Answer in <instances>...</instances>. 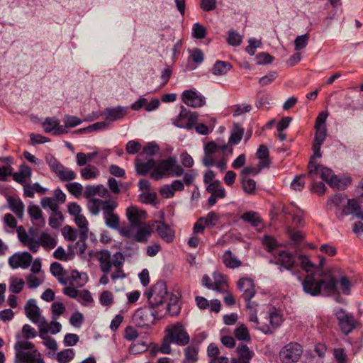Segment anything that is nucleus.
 <instances>
[{
  "label": "nucleus",
  "mask_w": 363,
  "mask_h": 363,
  "mask_svg": "<svg viewBox=\"0 0 363 363\" xmlns=\"http://www.w3.org/2000/svg\"><path fill=\"white\" fill-rule=\"evenodd\" d=\"M315 135L313 145V155L311 157L308 165V176L312 179H315L318 177H320L331 187L339 189L340 180L337 177L333 174L330 169L318 164L315 161V157H321L320 147L325 140L327 135L325 126L315 127Z\"/></svg>",
  "instance_id": "1"
},
{
  "label": "nucleus",
  "mask_w": 363,
  "mask_h": 363,
  "mask_svg": "<svg viewBox=\"0 0 363 363\" xmlns=\"http://www.w3.org/2000/svg\"><path fill=\"white\" fill-rule=\"evenodd\" d=\"M135 168L138 174L146 175L150 172V177L157 181L162 179L167 174L181 177L184 173L183 167L178 164L174 157H169L160 162L153 159L144 162L138 157L135 160Z\"/></svg>",
  "instance_id": "2"
},
{
  "label": "nucleus",
  "mask_w": 363,
  "mask_h": 363,
  "mask_svg": "<svg viewBox=\"0 0 363 363\" xmlns=\"http://www.w3.org/2000/svg\"><path fill=\"white\" fill-rule=\"evenodd\" d=\"M96 258L99 262V267L102 272L108 274L110 272L109 261H112L114 271L111 275L112 280L122 279L125 277V274L123 270L125 257L123 255L117 252L113 255L107 250H103L96 253Z\"/></svg>",
  "instance_id": "3"
},
{
  "label": "nucleus",
  "mask_w": 363,
  "mask_h": 363,
  "mask_svg": "<svg viewBox=\"0 0 363 363\" xmlns=\"http://www.w3.org/2000/svg\"><path fill=\"white\" fill-rule=\"evenodd\" d=\"M16 232L19 241L34 253L38 251L40 246L45 250H52L57 244V239L46 232H42L38 240L30 237L22 225L17 228Z\"/></svg>",
  "instance_id": "4"
},
{
  "label": "nucleus",
  "mask_w": 363,
  "mask_h": 363,
  "mask_svg": "<svg viewBox=\"0 0 363 363\" xmlns=\"http://www.w3.org/2000/svg\"><path fill=\"white\" fill-rule=\"evenodd\" d=\"M15 363H44L34 345L26 340H18L14 345Z\"/></svg>",
  "instance_id": "5"
},
{
  "label": "nucleus",
  "mask_w": 363,
  "mask_h": 363,
  "mask_svg": "<svg viewBox=\"0 0 363 363\" xmlns=\"http://www.w3.org/2000/svg\"><path fill=\"white\" fill-rule=\"evenodd\" d=\"M146 294L151 307L152 308H158L157 311L160 312V310L163 309L167 298L166 284L163 281L157 282Z\"/></svg>",
  "instance_id": "6"
},
{
  "label": "nucleus",
  "mask_w": 363,
  "mask_h": 363,
  "mask_svg": "<svg viewBox=\"0 0 363 363\" xmlns=\"http://www.w3.org/2000/svg\"><path fill=\"white\" fill-rule=\"evenodd\" d=\"M156 316H162L157 311L149 308H140L135 312L133 316V321L138 327H148L153 323Z\"/></svg>",
  "instance_id": "7"
},
{
  "label": "nucleus",
  "mask_w": 363,
  "mask_h": 363,
  "mask_svg": "<svg viewBox=\"0 0 363 363\" xmlns=\"http://www.w3.org/2000/svg\"><path fill=\"white\" fill-rule=\"evenodd\" d=\"M302 354V347L298 343L291 342L280 351L279 356L284 363L296 362Z\"/></svg>",
  "instance_id": "8"
},
{
  "label": "nucleus",
  "mask_w": 363,
  "mask_h": 363,
  "mask_svg": "<svg viewBox=\"0 0 363 363\" xmlns=\"http://www.w3.org/2000/svg\"><path fill=\"white\" fill-rule=\"evenodd\" d=\"M168 337L172 342L179 345H186L189 343L190 337L184 326L180 323L172 325L168 328Z\"/></svg>",
  "instance_id": "9"
},
{
  "label": "nucleus",
  "mask_w": 363,
  "mask_h": 363,
  "mask_svg": "<svg viewBox=\"0 0 363 363\" xmlns=\"http://www.w3.org/2000/svg\"><path fill=\"white\" fill-rule=\"evenodd\" d=\"M335 315L338 320V325L344 334L348 335L354 329L356 321L352 314L339 308L336 311Z\"/></svg>",
  "instance_id": "10"
},
{
  "label": "nucleus",
  "mask_w": 363,
  "mask_h": 363,
  "mask_svg": "<svg viewBox=\"0 0 363 363\" xmlns=\"http://www.w3.org/2000/svg\"><path fill=\"white\" fill-rule=\"evenodd\" d=\"M118 203L113 201L110 205L107 206L103 212V217L106 225L111 229L117 230L119 228L120 218L114 213Z\"/></svg>",
  "instance_id": "11"
},
{
  "label": "nucleus",
  "mask_w": 363,
  "mask_h": 363,
  "mask_svg": "<svg viewBox=\"0 0 363 363\" xmlns=\"http://www.w3.org/2000/svg\"><path fill=\"white\" fill-rule=\"evenodd\" d=\"M33 260L32 255L28 252H16L9 259V264L12 269L21 267L27 269Z\"/></svg>",
  "instance_id": "12"
},
{
  "label": "nucleus",
  "mask_w": 363,
  "mask_h": 363,
  "mask_svg": "<svg viewBox=\"0 0 363 363\" xmlns=\"http://www.w3.org/2000/svg\"><path fill=\"white\" fill-rule=\"evenodd\" d=\"M315 274H308L302 281V286L305 293L313 296H318L321 294L320 279H315Z\"/></svg>",
  "instance_id": "13"
},
{
  "label": "nucleus",
  "mask_w": 363,
  "mask_h": 363,
  "mask_svg": "<svg viewBox=\"0 0 363 363\" xmlns=\"http://www.w3.org/2000/svg\"><path fill=\"white\" fill-rule=\"evenodd\" d=\"M238 289L243 292L242 297L247 303V307H250V301L256 291L253 281L250 278H241L238 282Z\"/></svg>",
  "instance_id": "14"
},
{
  "label": "nucleus",
  "mask_w": 363,
  "mask_h": 363,
  "mask_svg": "<svg viewBox=\"0 0 363 363\" xmlns=\"http://www.w3.org/2000/svg\"><path fill=\"white\" fill-rule=\"evenodd\" d=\"M183 102L193 108L201 107L205 104L204 97L194 90H185L182 94Z\"/></svg>",
  "instance_id": "15"
},
{
  "label": "nucleus",
  "mask_w": 363,
  "mask_h": 363,
  "mask_svg": "<svg viewBox=\"0 0 363 363\" xmlns=\"http://www.w3.org/2000/svg\"><path fill=\"white\" fill-rule=\"evenodd\" d=\"M274 263L277 265H280V271L284 268L286 270L291 271L295 264V258L292 253L287 251H281L277 256L274 257ZM272 262V261H271Z\"/></svg>",
  "instance_id": "16"
},
{
  "label": "nucleus",
  "mask_w": 363,
  "mask_h": 363,
  "mask_svg": "<svg viewBox=\"0 0 363 363\" xmlns=\"http://www.w3.org/2000/svg\"><path fill=\"white\" fill-rule=\"evenodd\" d=\"M25 312L26 316L33 323L38 324L44 323L46 320L44 317L41 316L40 310L36 304L35 299H29L25 306Z\"/></svg>",
  "instance_id": "17"
},
{
  "label": "nucleus",
  "mask_w": 363,
  "mask_h": 363,
  "mask_svg": "<svg viewBox=\"0 0 363 363\" xmlns=\"http://www.w3.org/2000/svg\"><path fill=\"white\" fill-rule=\"evenodd\" d=\"M126 216L132 227L145 223L147 213L145 211L140 210L136 206H130L126 209Z\"/></svg>",
  "instance_id": "18"
},
{
  "label": "nucleus",
  "mask_w": 363,
  "mask_h": 363,
  "mask_svg": "<svg viewBox=\"0 0 363 363\" xmlns=\"http://www.w3.org/2000/svg\"><path fill=\"white\" fill-rule=\"evenodd\" d=\"M184 185L181 180H174L170 184L162 186L160 189V195L165 199L172 198L177 191H182Z\"/></svg>",
  "instance_id": "19"
},
{
  "label": "nucleus",
  "mask_w": 363,
  "mask_h": 363,
  "mask_svg": "<svg viewBox=\"0 0 363 363\" xmlns=\"http://www.w3.org/2000/svg\"><path fill=\"white\" fill-rule=\"evenodd\" d=\"M218 151H221L226 155H231L233 153V147L229 144L221 143L219 141H211L204 146V152L206 154L213 155Z\"/></svg>",
  "instance_id": "20"
},
{
  "label": "nucleus",
  "mask_w": 363,
  "mask_h": 363,
  "mask_svg": "<svg viewBox=\"0 0 363 363\" xmlns=\"http://www.w3.org/2000/svg\"><path fill=\"white\" fill-rule=\"evenodd\" d=\"M113 201V200L110 199L101 200L96 198H89L88 199L86 206L92 215L97 216L100 213L101 210L104 212L105 208L110 205Z\"/></svg>",
  "instance_id": "21"
},
{
  "label": "nucleus",
  "mask_w": 363,
  "mask_h": 363,
  "mask_svg": "<svg viewBox=\"0 0 363 363\" xmlns=\"http://www.w3.org/2000/svg\"><path fill=\"white\" fill-rule=\"evenodd\" d=\"M321 292L326 296L339 295L340 291L337 286V281L333 277L320 279Z\"/></svg>",
  "instance_id": "22"
},
{
  "label": "nucleus",
  "mask_w": 363,
  "mask_h": 363,
  "mask_svg": "<svg viewBox=\"0 0 363 363\" xmlns=\"http://www.w3.org/2000/svg\"><path fill=\"white\" fill-rule=\"evenodd\" d=\"M28 213L30 220L37 228H43L45 225V219L43 216V212L38 206L33 204L28 207Z\"/></svg>",
  "instance_id": "23"
},
{
  "label": "nucleus",
  "mask_w": 363,
  "mask_h": 363,
  "mask_svg": "<svg viewBox=\"0 0 363 363\" xmlns=\"http://www.w3.org/2000/svg\"><path fill=\"white\" fill-rule=\"evenodd\" d=\"M137 229L133 235L134 240L138 242H146L152 235V229L147 223L136 225Z\"/></svg>",
  "instance_id": "24"
},
{
  "label": "nucleus",
  "mask_w": 363,
  "mask_h": 363,
  "mask_svg": "<svg viewBox=\"0 0 363 363\" xmlns=\"http://www.w3.org/2000/svg\"><path fill=\"white\" fill-rule=\"evenodd\" d=\"M67 281L65 285H72L76 287L83 286L87 281V276L84 273H79L74 270L70 275H67L65 279Z\"/></svg>",
  "instance_id": "25"
},
{
  "label": "nucleus",
  "mask_w": 363,
  "mask_h": 363,
  "mask_svg": "<svg viewBox=\"0 0 363 363\" xmlns=\"http://www.w3.org/2000/svg\"><path fill=\"white\" fill-rule=\"evenodd\" d=\"M98 195L100 197L105 198L108 196V189L102 184L99 185H87L85 187L84 197L86 199L92 198L94 196Z\"/></svg>",
  "instance_id": "26"
},
{
  "label": "nucleus",
  "mask_w": 363,
  "mask_h": 363,
  "mask_svg": "<svg viewBox=\"0 0 363 363\" xmlns=\"http://www.w3.org/2000/svg\"><path fill=\"white\" fill-rule=\"evenodd\" d=\"M180 306L179 305V298L177 296L172 294L169 298V302L164 305L162 310H160L161 315L169 313L174 316L179 314Z\"/></svg>",
  "instance_id": "27"
},
{
  "label": "nucleus",
  "mask_w": 363,
  "mask_h": 363,
  "mask_svg": "<svg viewBox=\"0 0 363 363\" xmlns=\"http://www.w3.org/2000/svg\"><path fill=\"white\" fill-rule=\"evenodd\" d=\"M156 231L160 237L167 242H172L174 238V231L162 221H157Z\"/></svg>",
  "instance_id": "28"
},
{
  "label": "nucleus",
  "mask_w": 363,
  "mask_h": 363,
  "mask_svg": "<svg viewBox=\"0 0 363 363\" xmlns=\"http://www.w3.org/2000/svg\"><path fill=\"white\" fill-rule=\"evenodd\" d=\"M43 127L45 133L55 131V134L65 133L62 125H60V121L55 118H47L43 123Z\"/></svg>",
  "instance_id": "29"
},
{
  "label": "nucleus",
  "mask_w": 363,
  "mask_h": 363,
  "mask_svg": "<svg viewBox=\"0 0 363 363\" xmlns=\"http://www.w3.org/2000/svg\"><path fill=\"white\" fill-rule=\"evenodd\" d=\"M127 114V108L116 106L106 108L105 111L106 119L110 121H115L123 118Z\"/></svg>",
  "instance_id": "30"
},
{
  "label": "nucleus",
  "mask_w": 363,
  "mask_h": 363,
  "mask_svg": "<svg viewBox=\"0 0 363 363\" xmlns=\"http://www.w3.org/2000/svg\"><path fill=\"white\" fill-rule=\"evenodd\" d=\"M8 204L9 208L16 214L19 219H23L24 216V203L19 199L9 197Z\"/></svg>",
  "instance_id": "31"
},
{
  "label": "nucleus",
  "mask_w": 363,
  "mask_h": 363,
  "mask_svg": "<svg viewBox=\"0 0 363 363\" xmlns=\"http://www.w3.org/2000/svg\"><path fill=\"white\" fill-rule=\"evenodd\" d=\"M256 154L260 161L258 164V169L255 171V173H259L262 169L269 166L268 148L265 145H262L258 148Z\"/></svg>",
  "instance_id": "32"
},
{
  "label": "nucleus",
  "mask_w": 363,
  "mask_h": 363,
  "mask_svg": "<svg viewBox=\"0 0 363 363\" xmlns=\"http://www.w3.org/2000/svg\"><path fill=\"white\" fill-rule=\"evenodd\" d=\"M222 260L225 267L228 268L235 269L242 265V262L230 250L223 253Z\"/></svg>",
  "instance_id": "33"
},
{
  "label": "nucleus",
  "mask_w": 363,
  "mask_h": 363,
  "mask_svg": "<svg viewBox=\"0 0 363 363\" xmlns=\"http://www.w3.org/2000/svg\"><path fill=\"white\" fill-rule=\"evenodd\" d=\"M282 211L285 215L291 216L293 222L296 224L301 223L303 213L301 210L296 206L292 203L285 206L283 207Z\"/></svg>",
  "instance_id": "34"
},
{
  "label": "nucleus",
  "mask_w": 363,
  "mask_h": 363,
  "mask_svg": "<svg viewBox=\"0 0 363 363\" xmlns=\"http://www.w3.org/2000/svg\"><path fill=\"white\" fill-rule=\"evenodd\" d=\"M232 65L230 62L218 60L214 64L211 69V72L216 76L225 75L232 69Z\"/></svg>",
  "instance_id": "35"
},
{
  "label": "nucleus",
  "mask_w": 363,
  "mask_h": 363,
  "mask_svg": "<svg viewBox=\"0 0 363 363\" xmlns=\"http://www.w3.org/2000/svg\"><path fill=\"white\" fill-rule=\"evenodd\" d=\"M248 308L250 309L249 320L254 323L253 327L256 329L261 330L264 333H268L271 332V328H269L268 324L264 323L262 325L259 323L258 318L257 317V312L255 310L252 308L251 305L250 307Z\"/></svg>",
  "instance_id": "36"
},
{
  "label": "nucleus",
  "mask_w": 363,
  "mask_h": 363,
  "mask_svg": "<svg viewBox=\"0 0 363 363\" xmlns=\"http://www.w3.org/2000/svg\"><path fill=\"white\" fill-rule=\"evenodd\" d=\"M51 274L57 277L58 281L62 284H66L67 281H65V277L67 276L65 271L64 270L62 264L59 262H53L50 265Z\"/></svg>",
  "instance_id": "37"
},
{
  "label": "nucleus",
  "mask_w": 363,
  "mask_h": 363,
  "mask_svg": "<svg viewBox=\"0 0 363 363\" xmlns=\"http://www.w3.org/2000/svg\"><path fill=\"white\" fill-rule=\"evenodd\" d=\"M213 290L217 291L220 293H225L228 289V284L225 277L220 273H213Z\"/></svg>",
  "instance_id": "38"
},
{
  "label": "nucleus",
  "mask_w": 363,
  "mask_h": 363,
  "mask_svg": "<svg viewBox=\"0 0 363 363\" xmlns=\"http://www.w3.org/2000/svg\"><path fill=\"white\" fill-rule=\"evenodd\" d=\"M31 176L30 168L27 165H23L20 167L18 172L13 174V179L19 184H24L26 179Z\"/></svg>",
  "instance_id": "39"
},
{
  "label": "nucleus",
  "mask_w": 363,
  "mask_h": 363,
  "mask_svg": "<svg viewBox=\"0 0 363 363\" xmlns=\"http://www.w3.org/2000/svg\"><path fill=\"white\" fill-rule=\"evenodd\" d=\"M301 267L308 274L316 273L318 267L310 260V259L303 255L298 257Z\"/></svg>",
  "instance_id": "40"
},
{
  "label": "nucleus",
  "mask_w": 363,
  "mask_h": 363,
  "mask_svg": "<svg viewBox=\"0 0 363 363\" xmlns=\"http://www.w3.org/2000/svg\"><path fill=\"white\" fill-rule=\"evenodd\" d=\"M198 349L193 346H188L184 350V363H195L198 360Z\"/></svg>",
  "instance_id": "41"
},
{
  "label": "nucleus",
  "mask_w": 363,
  "mask_h": 363,
  "mask_svg": "<svg viewBox=\"0 0 363 363\" xmlns=\"http://www.w3.org/2000/svg\"><path fill=\"white\" fill-rule=\"evenodd\" d=\"M56 174L62 182L74 180L77 177V174L73 170L66 168L63 165L62 166V168L58 170Z\"/></svg>",
  "instance_id": "42"
},
{
  "label": "nucleus",
  "mask_w": 363,
  "mask_h": 363,
  "mask_svg": "<svg viewBox=\"0 0 363 363\" xmlns=\"http://www.w3.org/2000/svg\"><path fill=\"white\" fill-rule=\"evenodd\" d=\"M75 353L72 349H65L59 352L56 359L59 363H68L74 357Z\"/></svg>",
  "instance_id": "43"
},
{
  "label": "nucleus",
  "mask_w": 363,
  "mask_h": 363,
  "mask_svg": "<svg viewBox=\"0 0 363 363\" xmlns=\"http://www.w3.org/2000/svg\"><path fill=\"white\" fill-rule=\"evenodd\" d=\"M75 223L80 229V234L84 238L88 236V221L86 218L82 214L75 217Z\"/></svg>",
  "instance_id": "44"
},
{
  "label": "nucleus",
  "mask_w": 363,
  "mask_h": 363,
  "mask_svg": "<svg viewBox=\"0 0 363 363\" xmlns=\"http://www.w3.org/2000/svg\"><path fill=\"white\" fill-rule=\"evenodd\" d=\"M244 130L238 124L234 125V128L229 138L228 143L230 144H238L243 135Z\"/></svg>",
  "instance_id": "45"
},
{
  "label": "nucleus",
  "mask_w": 363,
  "mask_h": 363,
  "mask_svg": "<svg viewBox=\"0 0 363 363\" xmlns=\"http://www.w3.org/2000/svg\"><path fill=\"white\" fill-rule=\"evenodd\" d=\"M241 218L243 220L250 223L254 227L258 226L259 224L261 223V219L258 213L254 211H248L244 213L241 216Z\"/></svg>",
  "instance_id": "46"
},
{
  "label": "nucleus",
  "mask_w": 363,
  "mask_h": 363,
  "mask_svg": "<svg viewBox=\"0 0 363 363\" xmlns=\"http://www.w3.org/2000/svg\"><path fill=\"white\" fill-rule=\"evenodd\" d=\"M25 285V281L21 278L11 277L10 279L9 291L13 294L20 293Z\"/></svg>",
  "instance_id": "47"
},
{
  "label": "nucleus",
  "mask_w": 363,
  "mask_h": 363,
  "mask_svg": "<svg viewBox=\"0 0 363 363\" xmlns=\"http://www.w3.org/2000/svg\"><path fill=\"white\" fill-rule=\"evenodd\" d=\"M359 210L360 206L358 204L357 201L355 199H350L347 201V206H345L344 208L342 209V214H355L357 216Z\"/></svg>",
  "instance_id": "48"
},
{
  "label": "nucleus",
  "mask_w": 363,
  "mask_h": 363,
  "mask_svg": "<svg viewBox=\"0 0 363 363\" xmlns=\"http://www.w3.org/2000/svg\"><path fill=\"white\" fill-rule=\"evenodd\" d=\"M235 336L239 340L250 341V335L245 325L242 324L238 327L234 332Z\"/></svg>",
  "instance_id": "49"
},
{
  "label": "nucleus",
  "mask_w": 363,
  "mask_h": 363,
  "mask_svg": "<svg viewBox=\"0 0 363 363\" xmlns=\"http://www.w3.org/2000/svg\"><path fill=\"white\" fill-rule=\"evenodd\" d=\"M197 121H198L197 114L195 113H191L188 116V121L186 124H183L182 122H179V121L174 122V124L176 126H177L179 128H186L187 130H191L194 127Z\"/></svg>",
  "instance_id": "50"
},
{
  "label": "nucleus",
  "mask_w": 363,
  "mask_h": 363,
  "mask_svg": "<svg viewBox=\"0 0 363 363\" xmlns=\"http://www.w3.org/2000/svg\"><path fill=\"white\" fill-rule=\"evenodd\" d=\"M242 188L247 194H254L255 192L256 182L255 180L243 177L242 179Z\"/></svg>",
  "instance_id": "51"
},
{
  "label": "nucleus",
  "mask_w": 363,
  "mask_h": 363,
  "mask_svg": "<svg viewBox=\"0 0 363 363\" xmlns=\"http://www.w3.org/2000/svg\"><path fill=\"white\" fill-rule=\"evenodd\" d=\"M351 282L346 277H342L339 281H337V286L340 291V294L342 293L345 295L350 294Z\"/></svg>",
  "instance_id": "52"
},
{
  "label": "nucleus",
  "mask_w": 363,
  "mask_h": 363,
  "mask_svg": "<svg viewBox=\"0 0 363 363\" xmlns=\"http://www.w3.org/2000/svg\"><path fill=\"white\" fill-rule=\"evenodd\" d=\"M62 234L65 240L74 242L78 237V232L76 229L66 225L62 229Z\"/></svg>",
  "instance_id": "53"
},
{
  "label": "nucleus",
  "mask_w": 363,
  "mask_h": 363,
  "mask_svg": "<svg viewBox=\"0 0 363 363\" xmlns=\"http://www.w3.org/2000/svg\"><path fill=\"white\" fill-rule=\"evenodd\" d=\"M99 175V171L94 167H86L81 169V176L86 180L96 178Z\"/></svg>",
  "instance_id": "54"
},
{
  "label": "nucleus",
  "mask_w": 363,
  "mask_h": 363,
  "mask_svg": "<svg viewBox=\"0 0 363 363\" xmlns=\"http://www.w3.org/2000/svg\"><path fill=\"white\" fill-rule=\"evenodd\" d=\"M268 320L269 323L268 325L273 328L279 327L283 321L282 316L277 311H272L269 313Z\"/></svg>",
  "instance_id": "55"
},
{
  "label": "nucleus",
  "mask_w": 363,
  "mask_h": 363,
  "mask_svg": "<svg viewBox=\"0 0 363 363\" xmlns=\"http://www.w3.org/2000/svg\"><path fill=\"white\" fill-rule=\"evenodd\" d=\"M37 335L36 330L32 328L30 325L26 324L23 326L22 330H21V336L20 335H17L16 337H24L25 339H32L35 337Z\"/></svg>",
  "instance_id": "56"
},
{
  "label": "nucleus",
  "mask_w": 363,
  "mask_h": 363,
  "mask_svg": "<svg viewBox=\"0 0 363 363\" xmlns=\"http://www.w3.org/2000/svg\"><path fill=\"white\" fill-rule=\"evenodd\" d=\"M63 216L60 211L52 212L49 218V225L53 229H57L60 225V220L62 219Z\"/></svg>",
  "instance_id": "57"
},
{
  "label": "nucleus",
  "mask_w": 363,
  "mask_h": 363,
  "mask_svg": "<svg viewBox=\"0 0 363 363\" xmlns=\"http://www.w3.org/2000/svg\"><path fill=\"white\" fill-rule=\"evenodd\" d=\"M309 40V35L304 34L301 35H298L296 38L294 40V49L296 51L301 50L305 48Z\"/></svg>",
  "instance_id": "58"
},
{
  "label": "nucleus",
  "mask_w": 363,
  "mask_h": 363,
  "mask_svg": "<svg viewBox=\"0 0 363 363\" xmlns=\"http://www.w3.org/2000/svg\"><path fill=\"white\" fill-rule=\"evenodd\" d=\"M237 351L240 358L243 361H250L252 357V352L250 350L249 347L245 345H240L237 347Z\"/></svg>",
  "instance_id": "59"
},
{
  "label": "nucleus",
  "mask_w": 363,
  "mask_h": 363,
  "mask_svg": "<svg viewBox=\"0 0 363 363\" xmlns=\"http://www.w3.org/2000/svg\"><path fill=\"white\" fill-rule=\"evenodd\" d=\"M262 243L269 252L274 250L278 245L275 238L268 235H265L262 238Z\"/></svg>",
  "instance_id": "60"
},
{
  "label": "nucleus",
  "mask_w": 363,
  "mask_h": 363,
  "mask_svg": "<svg viewBox=\"0 0 363 363\" xmlns=\"http://www.w3.org/2000/svg\"><path fill=\"white\" fill-rule=\"evenodd\" d=\"M139 199L143 203L155 204L157 195L155 192L144 191L139 195Z\"/></svg>",
  "instance_id": "61"
},
{
  "label": "nucleus",
  "mask_w": 363,
  "mask_h": 363,
  "mask_svg": "<svg viewBox=\"0 0 363 363\" xmlns=\"http://www.w3.org/2000/svg\"><path fill=\"white\" fill-rule=\"evenodd\" d=\"M68 191L75 197L78 198L82 195L83 186L78 182L69 183L66 184Z\"/></svg>",
  "instance_id": "62"
},
{
  "label": "nucleus",
  "mask_w": 363,
  "mask_h": 363,
  "mask_svg": "<svg viewBox=\"0 0 363 363\" xmlns=\"http://www.w3.org/2000/svg\"><path fill=\"white\" fill-rule=\"evenodd\" d=\"M40 204L43 208H49L52 212L58 210L57 201L51 197H44L40 201Z\"/></svg>",
  "instance_id": "63"
},
{
  "label": "nucleus",
  "mask_w": 363,
  "mask_h": 363,
  "mask_svg": "<svg viewBox=\"0 0 363 363\" xmlns=\"http://www.w3.org/2000/svg\"><path fill=\"white\" fill-rule=\"evenodd\" d=\"M333 357L336 363H347L348 357L343 348H335Z\"/></svg>",
  "instance_id": "64"
}]
</instances>
